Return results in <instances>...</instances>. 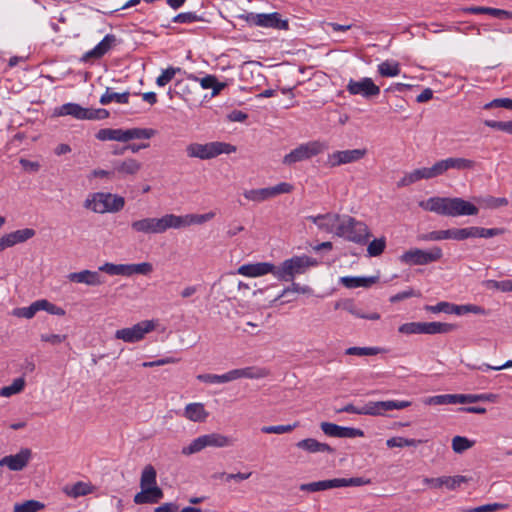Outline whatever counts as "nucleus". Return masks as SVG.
<instances>
[{
  "label": "nucleus",
  "instance_id": "nucleus-1",
  "mask_svg": "<svg viewBox=\"0 0 512 512\" xmlns=\"http://www.w3.org/2000/svg\"><path fill=\"white\" fill-rule=\"evenodd\" d=\"M424 210L448 217L477 215V206L460 197H431L427 201L420 202Z\"/></svg>",
  "mask_w": 512,
  "mask_h": 512
},
{
  "label": "nucleus",
  "instance_id": "nucleus-2",
  "mask_svg": "<svg viewBox=\"0 0 512 512\" xmlns=\"http://www.w3.org/2000/svg\"><path fill=\"white\" fill-rule=\"evenodd\" d=\"M140 488L141 491L133 499L135 504H155L164 497L162 489L157 485V472L150 464L142 470Z\"/></svg>",
  "mask_w": 512,
  "mask_h": 512
},
{
  "label": "nucleus",
  "instance_id": "nucleus-3",
  "mask_svg": "<svg viewBox=\"0 0 512 512\" xmlns=\"http://www.w3.org/2000/svg\"><path fill=\"white\" fill-rule=\"evenodd\" d=\"M83 206L94 213H117L124 208L125 199L109 192H95L87 196Z\"/></svg>",
  "mask_w": 512,
  "mask_h": 512
},
{
  "label": "nucleus",
  "instance_id": "nucleus-4",
  "mask_svg": "<svg viewBox=\"0 0 512 512\" xmlns=\"http://www.w3.org/2000/svg\"><path fill=\"white\" fill-rule=\"evenodd\" d=\"M410 405L411 402L406 400L369 401L362 406L347 404L339 411L358 415L383 416L388 411L402 410Z\"/></svg>",
  "mask_w": 512,
  "mask_h": 512
},
{
  "label": "nucleus",
  "instance_id": "nucleus-5",
  "mask_svg": "<svg viewBox=\"0 0 512 512\" xmlns=\"http://www.w3.org/2000/svg\"><path fill=\"white\" fill-rule=\"evenodd\" d=\"M317 265L318 261L307 255L294 256L283 261L280 266H275V277L280 281L290 282L297 275L304 274Z\"/></svg>",
  "mask_w": 512,
  "mask_h": 512
},
{
  "label": "nucleus",
  "instance_id": "nucleus-6",
  "mask_svg": "<svg viewBox=\"0 0 512 512\" xmlns=\"http://www.w3.org/2000/svg\"><path fill=\"white\" fill-rule=\"evenodd\" d=\"M335 234L338 237L361 245L366 244L371 236L369 228L364 222L348 215L341 216Z\"/></svg>",
  "mask_w": 512,
  "mask_h": 512
},
{
  "label": "nucleus",
  "instance_id": "nucleus-7",
  "mask_svg": "<svg viewBox=\"0 0 512 512\" xmlns=\"http://www.w3.org/2000/svg\"><path fill=\"white\" fill-rule=\"evenodd\" d=\"M186 154L189 158L210 160L221 154H230L236 151V147L225 142L214 141L208 143L193 142L186 146Z\"/></svg>",
  "mask_w": 512,
  "mask_h": 512
},
{
  "label": "nucleus",
  "instance_id": "nucleus-8",
  "mask_svg": "<svg viewBox=\"0 0 512 512\" xmlns=\"http://www.w3.org/2000/svg\"><path fill=\"white\" fill-rule=\"evenodd\" d=\"M237 19L243 20L250 27H260L275 30H288V20L282 19L278 12L272 13H254L245 12L236 16Z\"/></svg>",
  "mask_w": 512,
  "mask_h": 512
},
{
  "label": "nucleus",
  "instance_id": "nucleus-9",
  "mask_svg": "<svg viewBox=\"0 0 512 512\" xmlns=\"http://www.w3.org/2000/svg\"><path fill=\"white\" fill-rule=\"evenodd\" d=\"M174 214H165L161 218L147 217L131 222V229L135 233L162 234L175 226Z\"/></svg>",
  "mask_w": 512,
  "mask_h": 512
},
{
  "label": "nucleus",
  "instance_id": "nucleus-10",
  "mask_svg": "<svg viewBox=\"0 0 512 512\" xmlns=\"http://www.w3.org/2000/svg\"><path fill=\"white\" fill-rule=\"evenodd\" d=\"M443 257L442 249L433 246L429 250L411 248L400 256V261L409 266L428 265L439 261Z\"/></svg>",
  "mask_w": 512,
  "mask_h": 512
},
{
  "label": "nucleus",
  "instance_id": "nucleus-11",
  "mask_svg": "<svg viewBox=\"0 0 512 512\" xmlns=\"http://www.w3.org/2000/svg\"><path fill=\"white\" fill-rule=\"evenodd\" d=\"M328 146L321 141H309L303 143L293 149L290 153L286 154L282 160L284 165H293L297 162L309 160L314 156L324 152Z\"/></svg>",
  "mask_w": 512,
  "mask_h": 512
},
{
  "label": "nucleus",
  "instance_id": "nucleus-12",
  "mask_svg": "<svg viewBox=\"0 0 512 512\" xmlns=\"http://www.w3.org/2000/svg\"><path fill=\"white\" fill-rule=\"evenodd\" d=\"M230 445V439L219 433H210L195 438L188 446L182 449L185 455L200 452L206 447H226Z\"/></svg>",
  "mask_w": 512,
  "mask_h": 512
},
{
  "label": "nucleus",
  "instance_id": "nucleus-13",
  "mask_svg": "<svg viewBox=\"0 0 512 512\" xmlns=\"http://www.w3.org/2000/svg\"><path fill=\"white\" fill-rule=\"evenodd\" d=\"M293 186L286 182H281L273 187L245 190L243 196L253 202H263L280 194L290 193Z\"/></svg>",
  "mask_w": 512,
  "mask_h": 512
},
{
  "label": "nucleus",
  "instance_id": "nucleus-14",
  "mask_svg": "<svg viewBox=\"0 0 512 512\" xmlns=\"http://www.w3.org/2000/svg\"><path fill=\"white\" fill-rule=\"evenodd\" d=\"M155 324L151 320L141 321L132 327L119 329L115 332V338L127 343H135L144 338V336L153 331Z\"/></svg>",
  "mask_w": 512,
  "mask_h": 512
},
{
  "label": "nucleus",
  "instance_id": "nucleus-15",
  "mask_svg": "<svg viewBox=\"0 0 512 512\" xmlns=\"http://www.w3.org/2000/svg\"><path fill=\"white\" fill-rule=\"evenodd\" d=\"M346 90L350 95H359L365 99H371L380 94L379 86L369 77H363L360 80L350 79L346 85Z\"/></svg>",
  "mask_w": 512,
  "mask_h": 512
},
{
  "label": "nucleus",
  "instance_id": "nucleus-16",
  "mask_svg": "<svg viewBox=\"0 0 512 512\" xmlns=\"http://www.w3.org/2000/svg\"><path fill=\"white\" fill-rule=\"evenodd\" d=\"M366 149H351L335 151L328 155V164L337 167L344 164L354 163L365 157Z\"/></svg>",
  "mask_w": 512,
  "mask_h": 512
},
{
  "label": "nucleus",
  "instance_id": "nucleus-17",
  "mask_svg": "<svg viewBox=\"0 0 512 512\" xmlns=\"http://www.w3.org/2000/svg\"><path fill=\"white\" fill-rule=\"evenodd\" d=\"M320 427L324 434L330 437L355 438L362 437L364 435V432L360 429L343 427L330 422H322Z\"/></svg>",
  "mask_w": 512,
  "mask_h": 512
},
{
  "label": "nucleus",
  "instance_id": "nucleus-18",
  "mask_svg": "<svg viewBox=\"0 0 512 512\" xmlns=\"http://www.w3.org/2000/svg\"><path fill=\"white\" fill-rule=\"evenodd\" d=\"M32 452L28 448H22L17 454L8 455L0 459V466H6L11 471H21L29 463Z\"/></svg>",
  "mask_w": 512,
  "mask_h": 512
},
{
  "label": "nucleus",
  "instance_id": "nucleus-19",
  "mask_svg": "<svg viewBox=\"0 0 512 512\" xmlns=\"http://www.w3.org/2000/svg\"><path fill=\"white\" fill-rule=\"evenodd\" d=\"M35 233L34 229L24 228L5 234L0 238V251L31 239Z\"/></svg>",
  "mask_w": 512,
  "mask_h": 512
},
{
  "label": "nucleus",
  "instance_id": "nucleus-20",
  "mask_svg": "<svg viewBox=\"0 0 512 512\" xmlns=\"http://www.w3.org/2000/svg\"><path fill=\"white\" fill-rule=\"evenodd\" d=\"M100 272L101 271L99 270H82L79 272H72L67 275V279L74 283H83L88 286H99L105 282V279Z\"/></svg>",
  "mask_w": 512,
  "mask_h": 512
},
{
  "label": "nucleus",
  "instance_id": "nucleus-21",
  "mask_svg": "<svg viewBox=\"0 0 512 512\" xmlns=\"http://www.w3.org/2000/svg\"><path fill=\"white\" fill-rule=\"evenodd\" d=\"M306 220L314 223L322 231L335 233L336 227L341 220V216L335 213H326L316 216H307Z\"/></svg>",
  "mask_w": 512,
  "mask_h": 512
},
{
  "label": "nucleus",
  "instance_id": "nucleus-22",
  "mask_svg": "<svg viewBox=\"0 0 512 512\" xmlns=\"http://www.w3.org/2000/svg\"><path fill=\"white\" fill-rule=\"evenodd\" d=\"M142 169V163L134 158H125L113 162V171L121 177L136 176Z\"/></svg>",
  "mask_w": 512,
  "mask_h": 512
},
{
  "label": "nucleus",
  "instance_id": "nucleus-23",
  "mask_svg": "<svg viewBox=\"0 0 512 512\" xmlns=\"http://www.w3.org/2000/svg\"><path fill=\"white\" fill-rule=\"evenodd\" d=\"M238 273L247 277H259L268 273L275 276V265L268 262L244 264L238 268Z\"/></svg>",
  "mask_w": 512,
  "mask_h": 512
},
{
  "label": "nucleus",
  "instance_id": "nucleus-24",
  "mask_svg": "<svg viewBox=\"0 0 512 512\" xmlns=\"http://www.w3.org/2000/svg\"><path fill=\"white\" fill-rule=\"evenodd\" d=\"M215 217L214 212H208L205 214H187L184 216H178L174 214V229H180L193 224H203Z\"/></svg>",
  "mask_w": 512,
  "mask_h": 512
},
{
  "label": "nucleus",
  "instance_id": "nucleus-25",
  "mask_svg": "<svg viewBox=\"0 0 512 512\" xmlns=\"http://www.w3.org/2000/svg\"><path fill=\"white\" fill-rule=\"evenodd\" d=\"M116 43V36L107 34L92 50L86 52L83 60L99 59L104 56Z\"/></svg>",
  "mask_w": 512,
  "mask_h": 512
},
{
  "label": "nucleus",
  "instance_id": "nucleus-26",
  "mask_svg": "<svg viewBox=\"0 0 512 512\" xmlns=\"http://www.w3.org/2000/svg\"><path fill=\"white\" fill-rule=\"evenodd\" d=\"M116 43V36L107 34L92 50L86 52L83 60L99 59L104 56Z\"/></svg>",
  "mask_w": 512,
  "mask_h": 512
},
{
  "label": "nucleus",
  "instance_id": "nucleus-27",
  "mask_svg": "<svg viewBox=\"0 0 512 512\" xmlns=\"http://www.w3.org/2000/svg\"><path fill=\"white\" fill-rule=\"evenodd\" d=\"M56 113L59 116L69 115L78 120H87L88 119V108H84L77 103L63 104L56 110Z\"/></svg>",
  "mask_w": 512,
  "mask_h": 512
},
{
  "label": "nucleus",
  "instance_id": "nucleus-28",
  "mask_svg": "<svg viewBox=\"0 0 512 512\" xmlns=\"http://www.w3.org/2000/svg\"><path fill=\"white\" fill-rule=\"evenodd\" d=\"M232 380L241 378L247 379H260L266 377L269 373L265 368L259 367H245L231 370Z\"/></svg>",
  "mask_w": 512,
  "mask_h": 512
},
{
  "label": "nucleus",
  "instance_id": "nucleus-29",
  "mask_svg": "<svg viewBox=\"0 0 512 512\" xmlns=\"http://www.w3.org/2000/svg\"><path fill=\"white\" fill-rule=\"evenodd\" d=\"M296 446L300 449H303L309 453H318V452H321V453H333L334 452V449L332 447H330L328 444L326 443H321L319 441H317L316 439H313V438H307V439H303L301 441H299Z\"/></svg>",
  "mask_w": 512,
  "mask_h": 512
},
{
  "label": "nucleus",
  "instance_id": "nucleus-30",
  "mask_svg": "<svg viewBox=\"0 0 512 512\" xmlns=\"http://www.w3.org/2000/svg\"><path fill=\"white\" fill-rule=\"evenodd\" d=\"M378 277H356V276H344L341 277L339 282L348 289H354L358 287L368 288L376 283Z\"/></svg>",
  "mask_w": 512,
  "mask_h": 512
},
{
  "label": "nucleus",
  "instance_id": "nucleus-31",
  "mask_svg": "<svg viewBox=\"0 0 512 512\" xmlns=\"http://www.w3.org/2000/svg\"><path fill=\"white\" fill-rule=\"evenodd\" d=\"M92 491H93V486L90 483H86V482H82V481L76 482L72 485H66L63 488V492L71 498H78L80 496H85V495L92 493Z\"/></svg>",
  "mask_w": 512,
  "mask_h": 512
},
{
  "label": "nucleus",
  "instance_id": "nucleus-32",
  "mask_svg": "<svg viewBox=\"0 0 512 512\" xmlns=\"http://www.w3.org/2000/svg\"><path fill=\"white\" fill-rule=\"evenodd\" d=\"M299 488L301 491L307 492H318L338 488V478L301 484Z\"/></svg>",
  "mask_w": 512,
  "mask_h": 512
},
{
  "label": "nucleus",
  "instance_id": "nucleus-33",
  "mask_svg": "<svg viewBox=\"0 0 512 512\" xmlns=\"http://www.w3.org/2000/svg\"><path fill=\"white\" fill-rule=\"evenodd\" d=\"M465 11L471 14H488L498 19L512 18V12L491 7L473 6L466 8Z\"/></svg>",
  "mask_w": 512,
  "mask_h": 512
},
{
  "label": "nucleus",
  "instance_id": "nucleus-34",
  "mask_svg": "<svg viewBox=\"0 0 512 512\" xmlns=\"http://www.w3.org/2000/svg\"><path fill=\"white\" fill-rule=\"evenodd\" d=\"M184 416L194 422L204 421L208 413L202 403H190L184 409Z\"/></svg>",
  "mask_w": 512,
  "mask_h": 512
},
{
  "label": "nucleus",
  "instance_id": "nucleus-35",
  "mask_svg": "<svg viewBox=\"0 0 512 512\" xmlns=\"http://www.w3.org/2000/svg\"><path fill=\"white\" fill-rule=\"evenodd\" d=\"M130 93L128 91L123 93H116L111 90V88H106L105 93L100 97L99 102L102 105H108L112 101H115L119 104H128Z\"/></svg>",
  "mask_w": 512,
  "mask_h": 512
},
{
  "label": "nucleus",
  "instance_id": "nucleus-36",
  "mask_svg": "<svg viewBox=\"0 0 512 512\" xmlns=\"http://www.w3.org/2000/svg\"><path fill=\"white\" fill-rule=\"evenodd\" d=\"M96 138L100 141L125 142L124 129L103 128L96 133Z\"/></svg>",
  "mask_w": 512,
  "mask_h": 512
},
{
  "label": "nucleus",
  "instance_id": "nucleus-37",
  "mask_svg": "<svg viewBox=\"0 0 512 512\" xmlns=\"http://www.w3.org/2000/svg\"><path fill=\"white\" fill-rule=\"evenodd\" d=\"M155 130L151 128H131L124 130L125 142L133 139H150L155 135Z\"/></svg>",
  "mask_w": 512,
  "mask_h": 512
},
{
  "label": "nucleus",
  "instance_id": "nucleus-38",
  "mask_svg": "<svg viewBox=\"0 0 512 512\" xmlns=\"http://www.w3.org/2000/svg\"><path fill=\"white\" fill-rule=\"evenodd\" d=\"M447 169L466 170L475 166V161L461 157H449L444 159Z\"/></svg>",
  "mask_w": 512,
  "mask_h": 512
},
{
  "label": "nucleus",
  "instance_id": "nucleus-39",
  "mask_svg": "<svg viewBox=\"0 0 512 512\" xmlns=\"http://www.w3.org/2000/svg\"><path fill=\"white\" fill-rule=\"evenodd\" d=\"M462 394H443L430 397L428 404L432 405H448V404H462Z\"/></svg>",
  "mask_w": 512,
  "mask_h": 512
},
{
  "label": "nucleus",
  "instance_id": "nucleus-40",
  "mask_svg": "<svg viewBox=\"0 0 512 512\" xmlns=\"http://www.w3.org/2000/svg\"><path fill=\"white\" fill-rule=\"evenodd\" d=\"M99 271L105 272L109 275H122L129 276V264H113V263H104L99 267Z\"/></svg>",
  "mask_w": 512,
  "mask_h": 512
},
{
  "label": "nucleus",
  "instance_id": "nucleus-41",
  "mask_svg": "<svg viewBox=\"0 0 512 512\" xmlns=\"http://www.w3.org/2000/svg\"><path fill=\"white\" fill-rule=\"evenodd\" d=\"M197 379L201 382L209 383V384H221V383H227V382L233 381L231 370L222 375L200 374L197 376Z\"/></svg>",
  "mask_w": 512,
  "mask_h": 512
},
{
  "label": "nucleus",
  "instance_id": "nucleus-42",
  "mask_svg": "<svg viewBox=\"0 0 512 512\" xmlns=\"http://www.w3.org/2000/svg\"><path fill=\"white\" fill-rule=\"evenodd\" d=\"M378 72L382 77H394L400 74V67L397 62L384 61L378 65Z\"/></svg>",
  "mask_w": 512,
  "mask_h": 512
},
{
  "label": "nucleus",
  "instance_id": "nucleus-43",
  "mask_svg": "<svg viewBox=\"0 0 512 512\" xmlns=\"http://www.w3.org/2000/svg\"><path fill=\"white\" fill-rule=\"evenodd\" d=\"M421 443H423V440L407 439L404 437H392L386 441V445L389 448H394V447L402 448V447H408V446L416 447V446L420 445Z\"/></svg>",
  "mask_w": 512,
  "mask_h": 512
},
{
  "label": "nucleus",
  "instance_id": "nucleus-44",
  "mask_svg": "<svg viewBox=\"0 0 512 512\" xmlns=\"http://www.w3.org/2000/svg\"><path fill=\"white\" fill-rule=\"evenodd\" d=\"M45 505L37 500H27L23 503H16L14 505V512H38L42 510Z\"/></svg>",
  "mask_w": 512,
  "mask_h": 512
},
{
  "label": "nucleus",
  "instance_id": "nucleus-45",
  "mask_svg": "<svg viewBox=\"0 0 512 512\" xmlns=\"http://www.w3.org/2000/svg\"><path fill=\"white\" fill-rule=\"evenodd\" d=\"M24 386H25L24 378H22V377L16 378L13 380L11 385L2 387L0 389V396L10 397L14 394L21 392L24 389Z\"/></svg>",
  "mask_w": 512,
  "mask_h": 512
},
{
  "label": "nucleus",
  "instance_id": "nucleus-46",
  "mask_svg": "<svg viewBox=\"0 0 512 512\" xmlns=\"http://www.w3.org/2000/svg\"><path fill=\"white\" fill-rule=\"evenodd\" d=\"M383 352L380 347H349L345 350L346 355L374 356Z\"/></svg>",
  "mask_w": 512,
  "mask_h": 512
},
{
  "label": "nucleus",
  "instance_id": "nucleus-47",
  "mask_svg": "<svg viewBox=\"0 0 512 512\" xmlns=\"http://www.w3.org/2000/svg\"><path fill=\"white\" fill-rule=\"evenodd\" d=\"M468 482V478L462 475L456 476H442L441 477V488L446 487L448 490H455L461 486V484Z\"/></svg>",
  "mask_w": 512,
  "mask_h": 512
},
{
  "label": "nucleus",
  "instance_id": "nucleus-48",
  "mask_svg": "<svg viewBox=\"0 0 512 512\" xmlns=\"http://www.w3.org/2000/svg\"><path fill=\"white\" fill-rule=\"evenodd\" d=\"M474 446V441L463 436H455L452 439V449L455 453H463Z\"/></svg>",
  "mask_w": 512,
  "mask_h": 512
},
{
  "label": "nucleus",
  "instance_id": "nucleus-49",
  "mask_svg": "<svg viewBox=\"0 0 512 512\" xmlns=\"http://www.w3.org/2000/svg\"><path fill=\"white\" fill-rule=\"evenodd\" d=\"M182 72V69L179 67H168L167 69L163 70L162 73L157 77L156 84L159 87H163L167 85L177 73Z\"/></svg>",
  "mask_w": 512,
  "mask_h": 512
},
{
  "label": "nucleus",
  "instance_id": "nucleus-50",
  "mask_svg": "<svg viewBox=\"0 0 512 512\" xmlns=\"http://www.w3.org/2000/svg\"><path fill=\"white\" fill-rule=\"evenodd\" d=\"M455 329L454 324L441 322H428V334H446Z\"/></svg>",
  "mask_w": 512,
  "mask_h": 512
},
{
  "label": "nucleus",
  "instance_id": "nucleus-51",
  "mask_svg": "<svg viewBox=\"0 0 512 512\" xmlns=\"http://www.w3.org/2000/svg\"><path fill=\"white\" fill-rule=\"evenodd\" d=\"M386 247V240L384 237L374 239L368 244L367 252L371 257L379 256L383 253Z\"/></svg>",
  "mask_w": 512,
  "mask_h": 512
},
{
  "label": "nucleus",
  "instance_id": "nucleus-52",
  "mask_svg": "<svg viewBox=\"0 0 512 512\" xmlns=\"http://www.w3.org/2000/svg\"><path fill=\"white\" fill-rule=\"evenodd\" d=\"M40 311V307H39V303H38V300L33 302L30 306L28 307H22V308H17L14 310L13 314L17 317H23V318H26V319H31L34 317V315Z\"/></svg>",
  "mask_w": 512,
  "mask_h": 512
},
{
  "label": "nucleus",
  "instance_id": "nucleus-53",
  "mask_svg": "<svg viewBox=\"0 0 512 512\" xmlns=\"http://www.w3.org/2000/svg\"><path fill=\"white\" fill-rule=\"evenodd\" d=\"M467 313L474 314H485V309L478 305L466 304V305H455L453 309V314L463 315Z\"/></svg>",
  "mask_w": 512,
  "mask_h": 512
},
{
  "label": "nucleus",
  "instance_id": "nucleus-54",
  "mask_svg": "<svg viewBox=\"0 0 512 512\" xmlns=\"http://www.w3.org/2000/svg\"><path fill=\"white\" fill-rule=\"evenodd\" d=\"M298 426V423L292 425H274V426H263L261 431L265 434H284L293 431Z\"/></svg>",
  "mask_w": 512,
  "mask_h": 512
},
{
  "label": "nucleus",
  "instance_id": "nucleus-55",
  "mask_svg": "<svg viewBox=\"0 0 512 512\" xmlns=\"http://www.w3.org/2000/svg\"><path fill=\"white\" fill-rule=\"evenodd\" d=\"M445 239H448V229L431 231L429 233H423L417 236L418 241H441Z\"/></svg>",
  "mask_w": 512,
  "mask_h": 512
},
{
  "label": "nucleus",
  "instance_id": "nucleus-56",
  "mask_svg": "<svg viewBox=\"0 0 512 512\" xmlns=\"http://www.w3.org/2000/svg\"><path fill=\"white\" fill-rule=\"evenodd\" d=\"M38 303H39L40 311L43 310V311L48 312L49 314L58 315V316L65 315V310L63 308L52 304L48 300L41 299V300H38Z\"/></svg>",
  "mask_w": 512,
  "mask_h": 512
},
{
  "label": "nucleus",
  "instance_id": "nucleus-57",
  "mask_svg": "<svg viewBox=\"0 0 512 512\" xmlns=\"http://www.w3.org/2000/svg\"><path fill=\"white\" fill-rule=\"evenodd\" d=\"M129 276L133 274L148 275L153 271V266L149 262L129 264Z\"/></svg>",
  "mask_w": 512,
  "mask_h": 512
},
{
  "label": "nucleus",
  "instance_id": "nucleus-58",
  "mask_svg": "<svg viewBox=\"0 0 512 512\" xmlns=\"http://www.w3.org/2000/svg\"><path fill=\"white\" fill-rule=\"evenodd\" d=\"M454 304L448 303V302H439L436 305H427L425 307L426 311L432 312V313H440L444 312L447 314H453Z\"/></svg>",
  "mask_w": 512,
  "mask_h": 512
},
{
  "label": "nucleus",
  "instance_id": "nucleus-59",
  "mask_svg": "<svg viewBox=\"0 0 512 512\" xmlns=\"http://www.w3.org/2000/svg\"><path fill=\"white\" fill-rule=\"evenodd\" d=\"M369 479H364L362 477H353V478H338V488L340 487H349V486H362L369 484Z\"/></svg>",
  "mask_w": 512,
  "mask_h": 512
},
{
  "label": "nucleus",
  "instance_id": "nucleus-60",
  "mask_svg": "<svg viewBox=\"0 0 512 512\" xmlns=\"http://www.w3.org/2000/svg\"><path fill=\"white\" fill-rule=\"evenodd\" d=\"M187 78L199 82L203 89H211V87L216 84L217 80L216 76L214 75H206L203 78H198L193 74H189L187 75Z\"/></svg>",
  "mask_w": 512,
  "mask_h": 512
},
{
  "label": "nucleus",
  "instance_id": "nucleus-61",
  "mask_svg": "<svg viewBox=\"0 0 512 512\" xmlns=\"http://www.w3.org/2000/svg\"><path fill=\"white\" fill-rule=\"evenodd\" d=\"M199 20H201V17H199L196 13L183 12V13L176 15L172 21L174 23H193V22H197Z\"/></svg>",
  "mask_w": 512,
  "mask_h": 512
},
{
  "label": "nucleus",
  "instance_id": "nucleus-62",
  "mask_svg": "<svg viewBox=\"0 0 512 512\" xmlns=\"http://www.w3.org/2000/svg\"><path fill=\"white\" fill-rule=\"evenodd\" d=\"M493 394H462V404L492 400Z\"/></svg>",
  "mask_w": 512,
  "mask_h": 512
},
{
  "label": "nucleus",
  "instance_id": "nucleus-63",
  "mask_svg": "<svg viewBox=\"0 0 512 512\" xmlns=\"http://www.w3.org/2000/svg\"><path fill=\"white\" fill-rule=\"evenodd\" d=\"M492 107H503V108L512 110V99H509V98L494 99L493 101L487 103L484 106L485 109H490Z\"/></svg>",
  "mask_w": 512,
  "mask_h": 512
},
{
  "label": "nucleus",
  "instance_id": "nucleus-64",
  "mask_svg": "<svg viewBox=\"0 0 512 512\" xmlns=\"http://www.w3.org/2000/svg\"><path fill=\"white\" fill-rule=\"evenodd\" d=\"M505 505L499 503L485 504L469 509L467 512H494L503 509Z\"/></svg>",
  "mask_w": 512,
  "mask_h": 512
}]
</instances>
